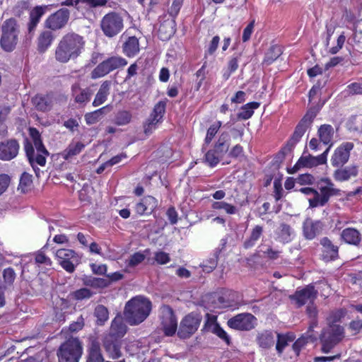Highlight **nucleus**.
Instances as JSON below:
<instances>
[{"label":"nucleus","instance_id":"473e14b6","mask_svg":"<svg viewBox=\"0 0 362 362\" xmlns=\"http://www.w3.org/2000/svg\"><path fill=\"white\" fill-rule=\"evenodd\" d=\"M111 85L112 83L110 81H105L101 83L92 103L93 107H98L107 100L110 93Z\"/></svg>","mask_w":362,"mask_h":362},{"label":"nucleus","instance_id":"f704fd0d","mask_svg":"<svg viewBox=\"0 0 362 362\" xmlns=\"http://www.w3.org/2000/svg\"><path fill=\"white\" fill-rule=\"evenodd\" d=\"M139 50V42L136 36L129 37L122 45V52L127 57H134Z\"/></svg>","mask_w":362,"mask_h":362},{"label":"nucleus","instance_id":"09e8293b","mask_svg":"<svg viewBox=\"0 0 362 362\" xmlns=\"http://www.w3.org/2000/svg\"><path fill=\"white\" fill-rule=\"evenodd\" d=\"M221 251V249H216L212 257L204 262V264L202 265L204 271L206 272H210L217 267Z\"/></svg>","mask_w":362,"mask_h":362},{"label":"nucleus","instance_id":"f3484780","mask_svg":"<svg viewBox=\"0 0 362 362\" xmlns=\"http://www.w3.org/2000/svg\"><path fill=\"white\" fill-rule=\"evenodd\" d=\"M20 145L16 139H6L0 142V160L9 161L15 158L19 152Z\"/></svg>","mask_w":362,"mask_h":362},{"label":"nucleus","instance_id":"412c9836","mask_svg":"<svg viewBox=\"0 0 362 362\" xmlns=\"http://www.w3.org/2000/svg\"><path fill=\"white\" fill-rule=\"evenodd\" d=\"M358 165L352 164L336 168L332 176L335 181L342 182L356 177L358 175Z\"/></svg>","mask_w":362,"mask_h":362},{"label":"nucleus","instance_id":"6e6552de","mask_svg":"<svg viewBox=\"0 0 362 362\" xmlns=\"http://www.w3.org/2000/svg\"><path fill=\"white\" fill-rule=\"evenodd\" d=\"M202 322V316L196 313H190L185 316L180 322L177 331L179 338L189 339L198 329Z\"/></svg>","mask_w":362,"mask_h":362},{"label":"nucleus","instance_id":"4be33fe9","mask_svg":"<svg viewBox=\"0 0 362 362\" xmlns=\"http://www.w3.org/2000/svg\"><path fill=\"white\" fill-rule=\"evenodd\" d=\"M322 245V259L325 262H332L339 258V247L332 243L327 237L320 240Z\"/></svg>","mask_w":362,"mask_h":362},{"label":"nucleus","instance_id":"58836bf2","mask_svg":"<svg viewBox=\"0 0 362 362\" xmlns=\"http://www.w3.org/2000/svg\"><path fill=\"white\" fill-rule=\"evenodd\" d=\"M86 362H105L100 344L93 341L88 349Z\"/></svg>","mask_w":362,"mask_h":362},{"label":"nucleus","instance_id":"79ce46f5","mask_svg":"<svg viewBox=\"0 0 362 362\" xmlns=\"http://www.w3.org/2000/svg\"><path fill=\"white\" fill-rule=\"evenodd\" d=\"M263 233V228L261 226H255L250 233V237L246 239L243 243V247L245 249H249L252 247L259 239Z\"/></svg>","mask_w":362,"mask_h":362},{"label":"nucleus","instance_id":"8fccbe9b","mask_svg":"<svg viewBox=\"0 0 362 362\" xmlns=\"http://www.w3.org/2000/svg\"><path fill=\"white\" fill-rule=\"evenodd\" d=\"M32 184V175L26 172H24L21 176L18 186V190H20L22 193L24 194L27 193L29 190H30Z\"/></svg>","mask_w":362,"mask_h":362},{"label":"nucleus","instance_id":"f03ea898","mask_svg":"<svg viewBox=\"0 0 362 362\" xmlns=\"http://www.w3.org/2000/svg\"><path fill=\"white\" fill-rule=\"evenodd\" d=\"M151 302L146 298L136 296L127 302L124 315L130 325H136L144 322L151 310Z\"/></svg>","mask_w":362,"mask_h":362},{"label":"nucleus","instance_id":"4d7b16f0","mask_svg":"<svg viewBox=\"0 0 362 362\" xmlns=\"http://www.w3.org/2000/svg\"><path fill=\"white\" fill-rule=\"evenodd\" d=\"M212 208L215 210H224L227 214H235L238 211L236 207L231 204L227 203L223 201L214 202L212 204Z\"/></svg>","mask_w":362,"mask_h":362},{"label":"nucleus","instance_id":"0eeeda50","mask_svg":"<svg viewBox=\"0 0 362 362\" xmlns=\"http://www.w3.org/2000/svg\"><path fill=\"white\" fill-rule=\"evenodd\" d=\"M127 64V61L122 57H110L96 66L91 72V78L96 79L103 77L111 71L117 69L122 68Z\"/></svg>","mask_w":362,"mask_h":362},{"label":"nucleus","instance_id":"c9c22d12","mask_svg":"<svg viewBox=\"0 0 362 362\" xmlns=\"http://www.w3.org/2000/svg\"><path fill=\"white\" fill-rule=\"evenodd\" d=\"M230 137L227 132H222L215 142L213 149L219 155L223 156L228 151Z\"/></svg>","mask_w":362,"mask_h":362},{"label":"nucleus","instance_id":"bf43d9fd","mask_svg":"<svg viewBox=\"0 0 362 362\" xmlns=\"http://www.w3.org/2000/svg\"><path fill=\"white\" fill-rule=\"evenodd\" d=\"M93 292L87 288L77 289L71 293V298L76 300L88 299L93 296Z\"/></svg>","mask_w":362,"mask_h":362},{"label":"nucleus","instance_id":"5fc2aeb1","mask_svg":"<svg viewBox=\"0 0 362 362\" xmlns=\"http://www.w3.org/2000/svg\"><path fill=\"white\" fill-rule=\"evenodd\" d=\"M223 157L212 148L206 153L204 160L209 167L214 168L218 164Z\"/></svg>","mask_w":362,"mask_h":362},{"label":"nucleus","instance_id":"20e7f679","mask_svg":"<svg viewBox=\"0 0 362 362\" xmlns=\"http://www.w3.org/2000/svg\"><path fill=\"white\" fill-rule=\"evenodd\" d=\"M83 346L78 338H70L63 343L57 351L59 362H79Z\"/></svg>","mask_w":362,"mask_h":362},{"label":"nucleus","instance_id":"bb28decb","mask_svg":"<svg viewBox=\"0 0 362 362\" xmlns=\"http://www.w3.org/2000/svg\"><path fill=\"white\" fill-rule=\"evenodd\" d=\"M54 38L55 35L52 31L49 30L41 31L36 40L37 52L40 54L47 52L52 45Z\"/></svg>","mask_w":362,"mask_h":362},{"label":"nucleus","instance_id":"a211bd4d","mask_svg":"<svg viewBox=\"0 0 362 362\" xmlns=\"http://www.w3.org/2000/svg\"><path fill=\"white\" fill-rule=\"evenodd\" d=\"M320 110V105L317 106H310L307 110L305 115L296 127V138H300L307 129L310 127L314 119Z\"/></svg>","mask_w":362,"mask_h":362},{"label":"nucleus","instance_id":"c756f323","mask_svg":"<svg viewBox=\"0 0 362 362\" xmlns=\"http://www.w3.org/2000/svg\"><path fill=\"white\" fill-rule=\"evenodd\" d=\"M175 19L165 20L160 23L158 30V35L160 40L162 41L170 40L175 33Z\"/></svg>","mask_w":362,"mask_h":362},{"label":"nucleus","instance_id":"dca6fc26","mask_svg":"<svg viewBox=\"0 0 362 362\" xmlns=\"http://www.w3.org/2000/svg\"><path fill=\"white\" fill-rule=\"evenodd\" d=\"M161 325L165 336H173L177 329V321L173 310L169 305H164L162 310Z\"/></svg>","mask_w":362,"mask_h":362},{"label":"nucleus","instance_id":"39448f33","mask_svg":"<svg viewBox=\"0 0 362 362\" xmlns=\"http://www.w3.org/2000/svg\"><path fill=\"white\" fill-rule=\"evenodd\" d=\"M100 28L105 37L113 38L124 29V19L119 13L110 11L101 18Z\"/></svg>","mask_w":362,"mask_h":362},{"label":"nucleus","instance_id":"c03bdc74","mask_svg":"<svg viewBox=\"0 0 362 362\" xmlns=\"http://www.w3.org/2000/svg\"><path fill=\"white\" fill-rule=\"evenodd\" d=\"M2 279L3 284L1 286H4V288L6 289L12 287L16 279V273L14 269L11 267L5 268L2 271Z\"/></svg>","mask_w":362,"mask_h":362},{"label":"nucleus","instance_id":"aec40b11","mask_svg":"<svg viewBox=\"0 0 362 362\" xmlns=\"http://www.w3.org/2000/svg\"><path fill=\"white\" fill-rule=\"evenodd\" d=\"M103 347L108 356L112 359H117L122 356V339L105 336L103 340Z\"/></svg>","mask_w":362,"mask_h":362},{"label":"nucleus","instance_id":"a878e982","mask_svg":"<svg viewBox=\"0 0 362 362\" xmlns=\"http://www.w3.org/2000/svg\"><path fill=\"white\" fill-rule=\"evenodd\" d=\"M340 238L347 245L358 247L362 240V235L356 228L348 227L341 231Z\"/></svg>","mask_w":362,"mask_h":362},{"label":"nucleus","instance_id":"f8f14e48","mask_svg":"<svg viewBox=\"0 0 362 362\" xmlns=\"http://www.w3.org/2000/svg\"><path fill=\"white\" fill-rule=\"evenodd\" d=\"M328 153L329 148H326L323 153L317 156H313L305 151L297 162H296V172L301 168H311L326 164Z\"/></svg>","mask_w":362,"mask_h":362},{"label":"nucleus","instance_id":"a18cd8bd","mask_svg":"<svg viewBox=\"0 0 362 362\" xmlns=\"http://www.w3.org/2000/svg\"><path fill=\"white\" fill-rule=\"evenodd\" d=\"M132 115L130 111L122 110L117 111L113 119V123L117 126H124L132 121Z\"/></svg>","mask_w":362,"mask_h":362},{"label":"nucleus","instance_id":"4c0bfd02","mask_svg":"<svg viewBox=\"0 0 362 362\" xmlns=\"http://www.w3.org/2000/svg\"><path fill=\"white\" fill-rule=\"evenodd\" d=\"M260 103L259 102H250L243 105L240 107V112L237 114L238 119L246 120L252 117L254 114V110L259 108Z\"/></svg>","mask_w":362,"mask_h":362},{"label":"nucleus","instance_id":"13d9d810","mask_svg":"<svg viewBox=\"0 0 362 362\" xmlns=\"http://www.w3.org/2000/svg\"><path fill=\"white\" fill-rule=\"evenodd\" d=\"M33 143L28 140V139H25L23 141L24 150L26 154V156L29 160V163L33 165V163H36V155L35 154V150L33 148Z\"/></svg>","mask_w":362,"mask_h":362},{"label":"nucleus","instance_id":"864d4df0","mask_svg":"<svg viewBox=\"0 0 362 362\" xmlns=\"http://www.w3.org/2000/svg\"><path fill=\"white\" fill-rule=\"evenodd\" d=\"M330 327V332L327 338L338 344L344 337V327L339 325H332Z\"/></svg>","mask_w":362,"mask_h":362},{"label":"nucleus","instance_id":"49530a36","mask_svg":"<svg viewBox=\"0 0 362 362\" xmlns=\"http://www.w3.org/2000/svg\"><path fill=\"white\" fill-rule=\"evenodd\" d=\"M293 341V337L289 334L276 333V350L281 355L285 348L288 345L289 341Z\"/></svg>","mask_w":362,"mask_h":362},{"label":"nucleus","instance_id":"0e129e2a","mask_svg":"<svg viewBox=\"0 0 362 362\" xmlns=\"http://www.w3.org/2000/svg\"><path fill=\"white\" fill-rule=\"evenodd\" d=\"M11 178L6 173H0V197L4 194L11 184Z\"/></svg>","mask_w":362,"mask_h":362},{"label":"nucleus","instance_id":"9d476101","mask_svg":"<svg viewBox=\"0 0 362 362\" xmlns=\"http://www.w3.org/2000/svg\"><path fill=\"white\" fill-rule=\"evenodd\" d=\"M354 145L352 142H343L337 147L330 158L331 165L335 169L339 167L344 166L349 161L351 156V151Z\"/></svg>","mask_w":362,"mask_h":362},{"label":"nucleus","instance_id":"680f3d73","mask_svg":"<svg viewBox=\"0 0 362 362\" xmlns=\"http://www.w3.org/2000/svg\"><path fill=\"white\" fill-rule=\"evenodd\" d=\"M166 104L164 101H159L153 109L150 116L161 120L165 112Z\"/></svg>","mask_w":362,"mask_h":362},{"label":"nucleus","instance_id":"603ef678","mask_svg":"<svg viewBox=\"0 0 362 362\" xmlns=\"http://www.w3.org/2000/svg\"><path fill=\"white\" fill-rule=\"evenodd\" d=\"M221 125L222 122L221 121H216L209 126V127L207 129L206 134L204 139V144L208 146L211 143L218 130L220 129Z\"/></svg>","mask_w":362,"mask_h":362},{"label":"nucleus","instance_id":"2f4dec72","mask_svg":"<svg viewBox=\"0 0 362 362\" xmlns=\"http://www.w3.org/2000/svg\"><path fill=\"white\" fill-rule=\"evenodd\" d=\"M108 3V0H65L62 3V6H72L79 10V4H84L89 8H93L98 6H105Z\"/></svg>","mask_w":362,"mask_h":362},{"label":"nucleus","instance_id":"f257e3e1","mask_svg":"<svg viewBox=\"0 0 362 362\" xmlns=\"http://www.w3.org/2000/svg\"><path fill=\"white\" fill-rule=\"evenodd\" d=\"M84 46L83 36L74 32L67 33L62 37L55 47L54 59L60 64L75 60L82 53Z\"/></svg>","mask_w":362,"mask_h":362},{"label":"nucleus","instance_id":"e433bc0d","mask_svg":"<svg viewBox=\"0 0 362 362\" xmlns=\"http://www.w3.org/2000/svg\"><path fill=\"white\" fill-rule=\"evenodd\" d=\"M283 53L281 47L278 45H272L267 50L262 61L263 65H271L274 63Z\"/></svg>","mask_w":362,"mask_h":362},{"label":"nucleus","instance_id":"052dcab7","mask_svg":"<svg viewBox=\"0 0 362 362\" xmlns=\"http://www.w3.org/2000/svg\"><path fill=\"white\" fill-rule=\"evenodd\" d=\"M10 111L11 108L9 107L0 106V124L1 127L0 134L3 136H5L7 134V127L2 124L6 121Z\"/></svg>","mask_w":362,"mask_h":362},{"label":"nucleus","instance_id":"6ab92c4d","mask_svg":"<svg viewBox=\"0 0 362 362\" xmlns=\"http://www.w3.org/2000/svg\"><path fill=\"white\" fill-rule=\"evenodd\" d=\"M158 201L151 195L142 197L134 206V211L139 216L151 215L158 207Z\"/></svg>","mask_w":362,"mask_h":362},{"label":"nucleus","instance_id":"c85d7f7f","mask_svg":"<svg viewBox=\"0 0 362 362\" xmlns=\"http://www.w3.org/2000/svg\"><path fill=\"white\" fill-rule=\"evenodd\" d=\"M35 108L40 112H49L53 105L52 96L49 94H37L32 98Z\"/></svg>","mask_w":362,"mask_h":362},{"label":"nucleus","instance_id":"393cba45","mask_svg":"<svg viewBox=\"0 0 362 362\" xmlns=\"http://www.w3.org/2000/svg\"><path fill=\"white\" fill-rule=\"evenodd\" d=\"M317 291L315 289V286L309 284L301 290L296 291V303L300 306L308 301L312 303L317 298Z\"/></svg>","mask_w":362,"mask_h":362},{"label":"nucleus","instance_id":"423d86ee","mask_svg":"<svg viewBox=\"0 0 362 362\" xmlns=\"http://www.w3.org/2000/svg\"><path fill=\"white\" fill-rule=\"evenodd\" d=\"M321 182L325 183L326 185L320 187V192L316 190L315 196L309 199V206L311 208L323 206L328 202L331 197L340 194V190L334 187V184L329 178H322Z\"/></svg>","mask_w":362,"mask_h":362},{"label":"nucleus","instance_id":"4468645a","mask_svg":"<svg viewBox=\"0 0 362 362\" xmlns=\"http://www.w3.org/2000/svg\"><path fill=\"white\" fill-rule=\"evenodd\" d=\"M56 257L59 265L66 272L71 274L75 271V263L78 264V256L74 250L66 248L59 249L56 252Z\"/></svg>","mask_w":362,"mask_h":362},{"label":"nucleus","instance_id":"37998d69","mask_svg":"<svg viewBox=\"0 0 362 362\" xmlns=\"http://www.w3.org/2000/svg\"><path fill=\"white\" fill-rule=\"evenodd\" d=\"M85 145L81 142L70 144L67 148L64 150L62 155L65 160H69L74 156L79 154L84 148Z\"/></svg>","mask_w":362,"mask_h":362},{"label":"nucleus","instance_id":"7c9ffc66","mask_svg":"<svg viewBox=\"0 0 362 362\" xmlns=\"http://www.w3.org/2000/svg\"><path fill=\"white\" fill-rule=\"evenodd\" d=\"M334 134V130L331 124H322L317 129V136L319 139L323 144L328 146L327 148H329V151L333 145L332 139Z\"/></svg>","mask_w":362,"mask_h":362},{"label":"nucleus","instance_id":"e2e57ef3","mask_svg":"<svg viewBox=\"0 0 362 362\" xmlns=\"http://www.w3.org/2000/svg\"><path fill=\"white\" fill-rule=\"evenodd\" d=\"M211 332L225 341L227 345L230 344L231 341L230 337L219 324H216L215 327H213Z\"/></svg>","mask_w":362,"mask_h":362},{"label":"nucleus","instance_id":"b1692460","mask_svg":"<svg viewBox=\"0 0 362 362\" xmlns=\"http://www.w3.org/2000/svg\"><path fill=\"white\" fill-rule=\"evenodd\" d=\"M324 224L320 221H313L310 218H306L303 225L304 237L308 240L314 239L322 230Z\"/></svg>","mask_w":362,"mask_h":362},{"label":"nucleus","instance_id":"ddd939ff","mask_svg":"<svg viewBox=\"0 0 362 362\" xmlns=\"http://www.w3.org/2000/svg\"><path fill=\"white\" fill-rule=\"evenodd\" d=\"M257 318L251 313H240L230 318L227 325L233 329L239 331H249L255 327Z\"/></svg>","mask_w":362,"mask_h":362},{"label":"nucleus","instance_id":"a19ab883","mask_svg":"<svg viewBox=\"0 0 362 362\" xmlns=\"http://www.w3.org/2000/svg\"><path fill=\"white\" fill-rule=\"evenodd\" d=\"M93 315L96 318L95 324L103 326L109 319L108 309L103 305H98L94 309Z\"/></svg>","mask_w":362,"mask_h":362},{"label":"nucleus","instance_id":"de8ad7c7","mask_svg":"<svg viewBox=\"0 0 362 362\" xmlns=\"http://www.w3.org/2000/svg\"><path fill=\"white\" fill-rule=\"evenodd\" d=\"M83 284L93 288H105L110 286V281L103 278L89 277L83 281Z\"/></svg>","mask_w":362,"mask_h":362},{"label":"nucleus","instance_id":"1a4fd4ad","mask_svg":"<svg viewBox=\"0 0 362 362\" xmlns=\"http://www.w3.org/2000/svg\"><path fill=\"white\" fill-rule=\"evenodd\" d=\"M96 84L83 88L80 81L74 82L71 86V96L74 103L80 106H86L91 100L93 95Z\"/></svg>","mask_w":362,"mask_h":362},{"label":"nucleus","instance_id":"338daca9","mask_svg":"<svg viewBox=\"0 0 362 362\" xmlns=\"http://www.w3.org/2000/svg\"><path fill=\"white\" fill-rule=\"evenodd\" d=\"M160 121L156 118L149 116L144 125V133L146 134L152 133L153 130L156 129L157 123Z\"/></svg>","mask_w":362,"mask_h":362},{"label":"nucleus","instance_id":"72a5a7b5","mask_svg":"<svg viewBox=\"0 0 362 362\" xmlns=\"http://www.w3.org/2000/svg\"><path fill=\"white\" fill-rule=\"evenodd\" d=\"M258 346L264 349H269L273 347L275 342L274 332L272 330H264L259 332L256 337Z\"/></svg>","mask_w":362,"mask_h":362},{"label":"nucleus","instance_id":"9b49d317","mask_svg":"<svg viewBox=\"0 0 362 362\" xmlns=\"http://www.w3.org/2000/svg\"><path fill=\"white\" fill-rule=\"evenodd\" d=\"M70 12L67 8H62L50 14L45 21V28L51 31L62 29L67 24Z\"/></svg>","mask_w":362,"mask_h":362},{"label":"nucleus","instance_id":"cd10ccee","mask_svg":"<svg viewBox=\"0 0 362 362\" xmlns=\"http://www.w3.org/2000/svg\"><path fill=\"white\" fill-rule=\"evenodd\" d=\"M46 6H36L29 13V21L27 23V29L29 35H33L40 23L41 18L44 16Z\"/></svg>","mask_w":362,"mask_h":362},{"label":"nucleus","instance_id":"ea45409f","mask_svg":"<svg viewBox=\"0 0 362 362\" xmlns=\"http://www.w3.org/2000/svg\"><path fill=\"white\" fill-rule=\"evenodd\" d=\"M321 88L320 84L314 85L308 92V102L310 106H317L320 105V109L324 105V102L321 100Z\"/></svg>","mask_w":362,"mask_h":362},{"label":"nucleus","instance_id":"774afa93","mask_svg":"<svg viewBox=\"0 0 362 362\" xmlns=\"http://www.w3.org/2000/svg\"><path fill=\"white\" fill-rule=\"evenodd\" d=\"M154 259L158 264H165L170 261V257L165 252L158 251L154 254Z\"/></svg>","mask_w":362,"mask_h":362},{"label":"nucleus","instance_id":"6e6d98bb","mask_svg":"<svg viewBox=\"0 0 362 362\" xmlns=\"http://www.w3.org/2000/svg\"><path fill=\"white\" fill-rule=\"evenodd\" d=\"M294 148V133L291 135L286 144L281 148L276 155V158L282 160L288 154L291 153Z\"/></svg>","mask_w":362,"mask_h":362},{"label":"nucleus","instance_id":"2eb2a0df","mask_svg":"<svg viewBox=\"0 0 362 362\" xmlns=\"http://www.w3.org/2000/svg\"><path fill=\"white\" fill-rule=\"evenodd\" d=\"M28 132L37 150L36 163L40 166H45L46 164V157L49 156V152L43 144L41 134L35 127H30Z\"/></svg>","mask_w":362,"mask_h":362},{"label":"nucleus","instance_id":"5701e85b","mask_svg":"<svg viewBox=\"0 0 362 362\" xmlns=\"http://www.w3.org/2000/svg\"><path fill=\"white\" fill-rule=\"evenodd\" d=\"M127 331V327L124 323L123 317L117 314L112 320L110 330L106 337H112L119 339H122Z\"/></svg>","mask_w":362,"mask_h":362},{"label":"nucleus","instance_id":"7ed1b4c3","mask_svg":"<svg viewBox=\"0 0 362 362\" xmlns=\"http://www.w3.org/2000/svg\"><path fill=\"white\" fill-rule=\"evenodd\" d=\"M1 48L6 52H13L19 40L20 25L17 20L14 18L5 20L1 25Z\"/></svg>","mask_w":362,"mask_h":362},{"label":"nucleus","instance_id":"3c124183","mask_svg":"<svg viewBox=\"0 0 362 362\" xmlns=\"http://www.w3.org/2000/svg\"><path fill=\"white\" fill-rule=\"evenodd\" d=\"M306 313L310 319L308 332L317 326V309L316 305L312 303H310L306 308Z\"/></svg>","mask_w":362,"mask_h":362},{"label":"nucleus","instance_id":"69168bd1","mask_svg":"<svg viewBox=\"0 0 362 362\" xmlns=\"http://www.w3.org/2000/svg\"><path fill=\"white\" fill-rule=\"evenodd\" d=\"M352 40L355 43H362V19L355 23Z\"/></svg>","mask_w":362,"mask_h":362}]
</instances>
